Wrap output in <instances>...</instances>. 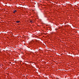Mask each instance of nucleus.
I'll return each mask as SVG.
<instances>
[{
    "mask_svg": "<svg viewBox=\"0 0 79 79\" xmlns=\"http://www.w3.org/2000/svg\"><path fill=\"white\" fill-rule=\"evenodd\" d=\"M16 23H19V21H16Z\"/></svg>",
    "mask_w": 79,
    "mask_h": 79,
    "instance_id": "nucleus-1",
    "label": "nucleus"
},
{
    "mask_svg": "<svg viewBox=\"0 0 79 79\" xmlns=\"http://www.w3.org/2000/svg\"><path fill=\"white\" fill-rule=\"evenodd\" d=\"M34 3V4H35V3Z\"/></svg>",
    "mask_w": 79,
    "mask_h": 79,
    "instance_id": "nucleus-4",
    "label": "nucleus"
},
{
    "mask_svg": "<svg viewBox=\"0 0 79 79\" xmlns=\"http://www.w3.org/2000/svg\"><path fill=\"white\" fill-rule=\"evenodd\" d=\"M10 49V50H11V49Z\"/></svg>",
    "mask_w": 79,
    "mask_h": 79,
    "instance_id": "nucleus-5",
    "label": "nucleus"
},
{
    "mask_svg": "<svg viewBox=\"0 0 79 79\" xmlns=\"http://www.w3.org/2000/svg\"><path fill=\"white\" fill-rule=\"evenodd\" d=\"M15 12H16V10H15L13 12V13H15Z\"/></svg>",
    "mask_w": 79,
    "mask_h": 79,
    "instance_id": "nucleus-2",
    "label": "nucleus"
},
{
    "mask_svg": "<svg viewBox=\"0 0 79 79\" xmlns=\"http://www.w3.org/2000/svg\"><path fill=\"white\" fill-rule=\"evenodd\" d=\"M30 22H31V23H32V20H30Z\"/></svg>",
    "mask_w": 79,
    "mask_h": 79,
    "instance_id": "nucleus-3",
    "label": "nucleus"
}]
</instances>
